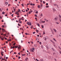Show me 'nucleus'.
<instances>
[{"mask_svg": "<svg viewBox=\"0 0 61 61\" xmlns=\"http://www.w3.org/2000/svg\"><path fill=\"white\" fill-rule=\"evenodd\" d=\"M27 60H28V58L27 57H26L25 60V61H27Z\"/></svg>", "mask_w": 61, "mask_h": 61, "instance_id": "nucleus-4", "label": "nucleus"}, {"mask_svg": "<svg viewBox=\"0 0 61 61\" xmlns=\"http://www.w3.org/2000/svg\"><path fill=\"white\" fill-rule=\"evenodd\" d=\"M19 16H20V15H19V16H17V17L18 18L19 17Z\"/></svg>", "mask_w": 61, "mask_h": 61, "instance_id": "nucleus-59", "label": "nucleus"}, {"mask_svg": "<svg viewBox=\"0 0 61 61\" xmlns=\"http://www.w3.org/2000/svg\"><path fill=\"white\" fill-rule=\"evenodd\" d=\"M30 5H33V4L31 3L30 4Z\"/></svg>", "mask_w": 61, "mask_h": 61, "instance_id": "nucleus-41", "label": "nucleus"}, {"mask_svg": "<svg viewBox=\"0 0 61 61\" xmlns=\"http://www.w3.org/2000/svg\"><path fill=\"white\" fill-rule=\"evenodd\" d=\"M46 5H48V3H46Z\"/></svg>", "mask_w": 61, "mask_h": 61, "instance_id": "nucleus-53", "label": "nucleus"}, {"mask_svg": "<svg viewBox=\"0 0 61 61\" xmlns=\"http://www.w3.org/2000/svg\"><path fill=\"white\" fill-rule=\"evenodd\" d=\"M46 21V22H48V20H46V19H44Z\"/></svg>", "mask_w": 61, "mask_h": 61, "instance_id": "nucleus-10", "label": "nucleus"}, {"mask_svg": "<svg viewBox=\"0 0 61 61\" xmlns=\"http://www.w3.org/2000/svg\"><path fill=\"white\" fill-rule=\"evenodd\" d=\"M33 27H34V26L33 25H31L30 27V28L31 29H32V28H33Z\"/></svg>", "mask_w": 61, "mask_h": 61, "instance_id": "nucleus-9", "label": "nucleus"}, {"mask_svg": "<svg viewBox=\"0 0 61 61\" xmlns=\"http://www.w3.org/2000/svg\"><path fill=\"white\" fill-rule=\"evenodd\" d=\"M36 32H37V33H38V32H39V31H38V30H36Z\"/></svg>", "mask_w": 61, "mask_h": 61, "instance_id": "nucleus-27", "label": "nucleus"}, {"mask_svg": "<svg viewBox=\"0 0 61 61\" xmlns=\"http://www.w3.org/2000/svg\"><path fill=\"white\" fill-rule=\"evenodd\" d=\"M52 49V50H53V51H55V50L54 49V48H51Z\"/></svg>", "mask_w": 61, "mask_h": 61, "instance_id": "nucleus-17", "label": "nucleus"}, {"mask_svg": "<svg viewBox=\"0 0 61 61\" xmlns=\"http://www.w3.org/2000/svg\"><path fill=\"white\" fill-rule=\"evenodd\" d=\"M18 10L19 11H20V10L19 9Z\"/></svg>", "mask_w": 61, "mask_h": 61, "instance_id": "nucleus-61", "label": "nucleus"}, {"mask_svg": "<svg viewBox=\"0 0 61 61\" xmlns=\"http://www.w3.org/2000/svg\"><path fill=\"white\" fill-rule=\"evenodd\" d=\"M13 15H14V14H13L11 15V16H12V17H13Z\"/></svg>", "mask_w": 61, "mask_h": 61, "instance_id": "nucleus-57", "label": "nucleus"}, {"mask_svg": "<svg viewBox=\"0 0 61 61\" xmlns=\"http://www.w3.org/2000/svg\"><path fill=\"white\" fill-rule=\"evenodd\" d=\"M58 48H59V49H60V50H61V48H60V46H59Z\"/></svg>", "mask_w": 61, "mask_h": 61, "instance_id": "nucleus-16", "label": "nucleus"}, {"mask_svg": "<svg viewBox=\"0 0 61 61\" xmlns=\"http://www.w3.org/2000/svg\"><path fill=\"white\" fill-rule=\"evenodd\" d=\"M50 41H51V42H52L53 41H52V40H50Z\"/></svg>", "mask_w": 61, "mask_h": 61, "instance_id": "nucleus-63", "label": "nucleus"}, {"mask_svg": "<svg viewBox=\"0 0 61 61\" xmlns=\"http://www.w3.org/2000/svg\"><path fill=\"white\" fill-rule=\"evenodd\" d=\"M41 16L42 17L43 16V14H41Z\"/></svg>", "mask_w": 61, "mask_h": 61, "instance_id": "nucleus-31", "label": "nucleus"}, {"mask_svg": "<svg viewBox=\"0 0 61 61\" xmlns=\"http://www.w3.org/2000/svg\"><path fill=\"white\" fill-rule=\"evenodd\" d=\"M2 27H4V26H5L4 25H2Z\"/></svg>", "mask_w": 61, "mask_h": 61, "instance_id": "nucleus-52", "label": "nucleus"}, {"mask_svg": "<svg viewBox=\"0 0 61 61\" xmlns=\"http://www.w3.org/2000/svg\"><path fill=\"white\" fill-rule=\"evenodd\" d=\"M43 4H45V2L44 1H43Z\"/></svg>", "mask_w": 61, "mask_h": 61, "instance_id": "nucleus-45", "label": "nucleus"}, {"mask_svg": "<svg viewBox=\"0 0 61 61\" xmlns=\"http://www.w3.org/2000/svg\"><path fill=\"white\" fill-rule=\"evenodd\" d=\"M5 14V12H4V11L2 12V15H4Z\"/></svg>", "mask_w": 61, "mask_h": 61, "instance_id": "nucleus-8", "label": "nucleus"}, {"mask_svg": "<svg viewBox=\"0 0 61 61\" xmlns=\"http://www.w3.org/2000/svg\"><path fill=\"white\" fill-rule=\"evenodd\" d=\"M27 25H32L31 22H27Z\"/></svg>", "mask_w": 61, "mask_h": 61, "instance_id": "nucleus-3", "label": "nucleus"}, {"mask_svg": "<svg viewBox=\"0 0 61 61\" xmlns=\"http://www.w3.org/2000/svg\"><path fill=\"white\" fill-rule=\"evenodd\" d=\"M37 25H38V26L39 27L40 26V25H39V24L38 23L37 24Z\"/></svg>", "mask_w": 61, "mask_h": 61, "instance_id": "nucleus-22", "label": "nucleus"}, {"mask_svg": "<svg viewBox=\"0 0 61 61\" xmlns=\"http://www.w3.org/2000/svg\"><path fill=\"white\" fill-rule=\"evenodd\" d=\"M4 52L3 51H1V54H3Z\"/></svg>", "mask_w": 61, "mask_h": 61, "instance_id": "nucleus-30", "label": "nucleus"}, {"mask_svg": "<svg viewBox=\"0 0 61 61\" xmlns=\"http://www.w3.org/2000/svg\"><path fill=\"white\" fill-rule=\"evenodd\" d=\"M38 13V11H37L36 12V14H37V13Z\"/></svg>", "mask_w": 61, "mask_h": 61, "instance_id": "nucleus-47", "label": "nucleus"}, {"mask_svg": "<svg viewBox=\"0 0 61 61\" xmlns=\"http://www.w3.org/2000/svg\"><path fill=\"white\" fill-rule=\"evenodd\" d=\"M44 39L45 41H46V39H48V37L47 36H46L45 37H44Z\"/></svg>", "mask_w": 61, "mask_h": 61, "instance_id": "nucleus-2", "label": "nucleus"}, {"mask_svg": "<svg viewBox=\"0 0 61 61\" xmlns=\"http://www.w3.org/2000/svg\"><path fill=\"white\" fill-rule=\"evenodd\" d=\"M55 20H57V18H56V17L55 18V19H54Z\"/></svg>", "mask_w": 61, "mask_h": 61, "instance_id": "nucleus-14", "label": "nucleus"}, {"mask_svg": "<svg viewBox=\"0 0 61 61\" xmlns=\"http://www.w3.org/2000/svg\"><path fill=\"white\" fill-rule=\"evenodd\" d=\"M46 47L47 49H49V48L47 46Z\"/></svg>", "mask_w": 61, "mask_h": 61, "instance_id": "nucleus-36", "label": "nucleus"}, {"mask_svg": "<svg viewBox=\"0 0 61 61\" xmlns=\"http://www.w3.org/2000/svg\"><path fill=\"white\" fill-rule=\"evenodd\" d=\"M15 47V46H13L12 47V48H14Z\"/></svg>", "mask_w": 61, "mask_h": 61, "instance_id": "nucleus-62", "label": "nucleus"}, {"mask_svg": "<svg viewBox=\"0 0 61 61\" xmlns=\"http://www.w3.org/2000/svg\"><path fill=\"white\" fill-rule=\"evenodd\" d=\"M53 30L55 31V33H56V32L57 31L55 29H53Z\"/></svg>", "mask_w": 61, "mask_h": 61, "instance_id": "nucleus-5", "label": "nucleus"}, {"mask_svg": "<svg viewBox=\"0 0 61 61\" xmlns=\"http://www.w3.org/2000/svg\"><path fill=\"white\" fill-rule=\"evenodd\" d=\"M31 13V11H30L29 12V14H30Z\"/></svg>", "mask_w": 61, "mask_h": 61, "instance_id": "nucleus-29", "label": "nucleus"}, {"mask_svg": "<svg viewBox=\"0 0 61 61\" xmlns=\"http://www.w3.org/2000/svg\"><path fill=\"white\" fill-rule=\"evenodd\" d=\"M18 25H19V26H21V25H19V24H18Z\"/></svg>", "mask_w": 61, "mask_h": 61, "instance_id": "nucleus-51", "label": "nucleus"}, {"mask_svg": "<svg viewBox=\"0 0 61 61\" xmlns=\"http://www.w3.org/2000/svg\"><path fill=\"white\" fill-rule=\"evenodd\" d=\"M53 12H55V11H56V10H55L54 8H53Z\"/></svg>", "mask_w": 61, "mask_h": 61, "instance_id": "nucleus-6", "label": "nucleus"}, {"mask_svg": "<svg viewBox=\"0 0 61 61\" xmlns=\"http://www.w3.org/2000/svg\"><path fill=\"white\" fill-rule=\"evenodd\" d=\"M41 48H43V46H41Z\"/></svg>", "mask_w": 61, "mask_h": 61, "instance_id": "nucleus-43", "label": "nucleus"}, {"mask_svg": "<svg viewBox=\"0 0 61 61\" xmlns=\"http://www.w3.org/2000/svg\"><path fill=\"white\" fill-rule=\"evenodd\" d=\"M5 3V4H6V5H7L8 4V2H6Z\"/></svg>", "mask_w": 61, "mask_h": 61, "instance_id": "nucleus-21", "label": "nucleus"}, {"mask_svg": "<svg viewBox=\"0 0 61 61\" xmlns=\"http://www.w3.org/2000/svg\"><path fill=\"white\" fill-rule=\"evenodd\" d=\"M41 26L42 27V28H44V25H42Z\"/></svg>", "mask_w": 61, "mask_h": 61, "instance_id": "nucleus-25", "label": "nucleus"}, {"mask_svg": "<svg viewBox=\"0 0 61 61\" xmlns=\"http://www.w3.org/2000/svg\"><path fill=\"white\" fill-rule=\"evenodd\" d=\"M1 54L2 56H4V55L3 54Z\"/></svg>", "mask_w": 61, "mask_h": 61, "instance_id": "nucleus-46", "label": "nucleus"}, {"mask_svg": "<svg viewBox=\"0 0 61 61\" xmlns=\"http://www.w3.org/2000/svg\"><path fill=\"white\" fill-rule=\"evenodd\" d=\"M4 37L3 38H2L1 39V40H4Z\"/></svg>", "mask_w": 61, "mask_h": 61, "instance_id": "nucleus-23", "label": "nucleus"}, {"mask_svg": "<svg viewBox=\"0 0 61 61\" xmlns=\"http://www.w3.org/2000/svg\"><path fill=\"white\" fill-rule=\"evenodd\" d=\"M25 34L26 35H28V34H27V33H25Z\"/></svg>", "mask_w": 61, "mask_h": 61, "instance_id": "nucleus-34", "label": "nucleus"}, {"mask_svg": "<svg viewBox=\"0 0 61 61\" xmlns=\"http://www.w3.org/2000/svg\"><path fill=\"white\" fill-rule=\"evenodd\" d=\"M35 33H36V32H33V34H35Z\"/></svg>", "mask_w": 61, "mask_h": 61, "instance_id": "nucleus-33", "label": "nucleus"}, {"mask_svg": "<svg viewBox=\"0 0 61 61\" xmlns=\"http://www.w3.org/2000/svg\"><path fill=\"white\" fill-rule=\"evenodd\" d=\"M15 44H16L15 43L14 44H13L14 46H15Z\"/></svg>", "mask_w": 61, "mask_h": 61, "instance_id": "nucleus-44", "label": "nucleus"}, {"mask_svg": "<svg viewBox=\"0 0 61 61\" xmlns=\"http://www.w3.org/2000/svg\"><path fill=\"white\" fill-rule=\"evenodd\" d=\"M35 17H37V15H35Z\"/></svg>", "mask_w": 61, "mask_h": 61, "instance_id": "nucleus-39", "label": "nucleus"}, {"mask_svg": "<svg viewBox=\"0 0 61 61\" xmlns=\"http://www.w3.org/2000/svg\"><path fill=\"white\" fill-rule=\"evenodd\" d=\"M6 59H8V57H6Z\"/></svg>", "mask_w": 61, "mask_h": 61, "instance_id": "nucleus-40", "label": "nucleus"}, {"mask_svg": "<svg viewBox=\"0 0 61 61\" xmlns=\"http://www.w3.org/2000/svg\"><path fill=\"white\" fill-rule=\"evenodd\" d=\"M0 19H2V17L0 16Z\"/></svg>", "mask_w": 61, "mask_h": 61, "instance_id": "nucleus-28", "label": "nucleus"}, {"mask_svg": "<svg viewBox=\"0 0 61 61\" xmlns=\"http://www.w3.org/2000/svg\"><path fill=\"white\" fill-rule=\"evenodd\" d=\"M27 8L28 10H29V8Z\"/></svg>", "mask_w": 61, "mask_h": 61, "instance_id": "nucleus-60", "label": "nucleus"}, {"mask_svg": "<svg viewBox=\"0 0 61 61\" xmlns=\"http://www.w3.org/2000/svg\"><path fill=\"white\" fill-rule=\"evenodd\" d=\"M54 5L55 6H56V5H57V4H54Z\"/></svg>", "mask_w": 61, "mask_h": 61, "instance_id": "nucleus-15", "label": "nucleus"}, {"mask_svg": "<svg viewBox=\"0 0 61 61\" xmlns=\"http://www.w3.org/2000/svg\"><path fill=\"white\" fill-rule=\"evenodd\" d=\"M37 7L38 8H40L41 7H40V5H39V6H38Z\"/></svg>", "mask_w": 61, "mask_h": 61, "instance_id": "nucleus-7", "label": "nucleus"}, {"mask_svg": "<svg viewBox=\"0 0 61 61\" xmlns=\"http://www.w3.org/2000/svg\"><path fill=\"white\" fill-rule=\"evenodd\" d=\"M34 50H35V48H32V49H30V51L31 52H34Z\"/></svg>", "mask_w": 61, "mask_h": 61, "instance_id": "nucleus-1", "label": "nucleus"}, {"mask_svg": "<svg viewBox=\"0 0 61 61\" xmlns=\"http://www.w3.org/2000/svg\"><path fill=\"white\" fill-rule=\"evenodd\" d=\"M56 23L57 24H59V23L57 22H56Z\"/></svg>", "mask_w": 61, "mask_h": 61, "instance_id": "nucleus-35", "label": "nucleus"}, {"mask_svg": "<svg viewBox=\"0 0 61 61\" xmlns=\"http://www.w3.org/2000/svg\"><path fill=\"white\" fill-rule=\"evenodd\" d=\"M21 5H22L23 6V7H24V5H23V4H22Z\"/></svg>", "mask_w": 61, "mask_h": 61, "instance_id": "nucleus-48", "label": "nucleus"}, {"mask_svg": "<svg viewBox=\"0 0 61 61\" xmlns=\"http://www.w3.org/2000/svg\"><path fill=\"white\" fill-rule=\"evenodd\" d=\"M8 41H11V39H10L9 40H8Z\"/></svg>", "mask_w": 61, "mask_h": 61, "instance_id": "nucleus-42", "label": "nucleus"}, {"mask_svg": "<svg viewBox=\"0 0 61 61\" xmlns=\"http://www.w3.org/2000/svg\"><path fill=\"white\" fill-rule=\"evenodd\" d=\"M49 7V6H46V8H47V7Z\"/></svg>", "mask_w": 61, "mask_h": 61, "instance_id": "nucleus-37", "label": "nucleus"}, {"mask_svg": "<svg viewBox=\"0 0 61 61\" xmlns=\"http://www.w3.org/2000/svg\"><path fill=\"white\" fill-rule=\"evenodd\" d=\"M20 58H21V57L20 56H19L18 57V59H20Z\"/></svg>", "mask_w": 61, "mask_h": 61, "instance_id": "nucleus-54", "label": "nucleus"}, {"mask_svg": "<svg viewBox=\"0 0 61 61\" xmlns=\"http://www.w3.org/2000/svg\"><path fill=\"white\" fill-rule=\"evenodd\" d=\"M25 11H26V12H27V11H28V10H26Z\"/></svg>", "mask_w": 61, "mask_h": 61, "instance_id": "nucleus-56", "label": "nucleus"}, {"mask_svg": "<svg viewBox=\"0 0 61 61\" xmlns=\"http://www.w3.org/2000/svg\"><path fill=\"white\" fill-rule=\"evenodd\" d=\"M59 18H61V16L60 15H59Z\"/></svg>", "mask_w": 61, "mask_h": 61, "instance_id": "nucleus-11", "label": "nucleus"}, {"mask_svg": "<svg viewBox=\"0 0 61 61\" xmlns=\"http://www.w3.org/2000/svg\"><path fill=\"white\" fill-rule=\"evenodd\" d=\"M35 4H32V5L33 6V5H35Z\"/></svg>", "mask_w": 61, "mask_h": 61, "instance_id": "nucleus-64", "label": "nucleus"}, {"mask_svg": "<svg viewBox=\"0 0 61 61\" xmlns=\"http://www.w3.org/2000/svg\"><path fill=\"white\" fill-rule=\"evenodd\" d=\"M18 49H19V48H20V47H18Z\"/></svg>", "mask_w": 61, "mask_h": 61, "instance_id": "nucleus-55", "label": "nucleus"}, {"mask_svg": "<svg viewBox=\"0 0 61 61\" xmlns=\"http://www.w3.org/2000/svg\"><path fill=\"white\" fill-rule=\"evenodd\" d=\"M25 54H23L22 55V56H25Z\"/></svg>", "mask_w": 61, "mask_h": 61, "instance_id": "nucleus-20", "label": "nucleus"}, {"mask_svg": "<svg viewBox=\"0 0 61 61\" xmlns=\"http://www.w3.org/2000/svg\"><path fill=\"white\" fill-rule=\"evenodd\" d=\"M10 15H11V14H12V13L10 12Z\"/></svg>", "mask_w": 61, "mask_h": 61, "instance_id": "nucleus-58", "label": "nucleus"}, {"mask_svg": "<svg viewBox=\"0 0 61 61\" xmlns=\"http://www.w3.org/2000/svg\"><path fill=\"white\" fill-rule=\"evenodd\" d=\"M20 20H21V19H20L19 21H20Z\"/></svg>", "mask_w": 61, "mask_h": 61, "instance_id": "nucleus-49", "label": "nucleus"}, {"mask_svg": "<svg viewBox=\"0 0 61 61\" xmlns=\"http://www.w3.org/2000/svg\"><path fill=\"white\" fill-rule=\"evenodd\" d=\"M39 44H40V45H41V42H39Z\"/></svg>", "mask_w": 61, "mask_h": 61, "instance_id": "nucleus-38", "label": "nucleus"}, {"mask_svg": "<svg viewBox=\"0 0 61 61\" xmlns=\"http://www.w3.org/2000/svg\"><path fill=\"white\" fill-rule=\"evenodd\" d=\"M53 40H54V41H55L56 42H57L56 40V39H55L53 38Z\"/></svg>", "mask_w": 61, "mask_h": 61, "instance_id": "nucleus-13", "label": "nucleus"}, {"mask_svg": "<svg viewBox=\"0 0 61 61\" xmlns=\"http://www.w3.org/2000/svg\"><path fill=\"white\" fill-rule=\"evenodd\" d=\"M18 12H16V13H15V14H16H16H18Z\"/></svg>", "mask_w": 61, "mask_h": 61, "instance_id": "nucleus-26", "label": "nucleus"}, {"mask_svg": "<svg viewBox=\"0 0 61 61\" xmlns=\"http://www.w3.org/2000/svg\"><path fill=\"white\" fill-rule=\"evenodd\" d=\"M34 47H36V46H37V45H36V44H35L34 45Z\"/></svg>", "mask_w": 61, "mask_h": 61, "instance_id": "nucleus-12", "label": "nucleus"}, {"mask_svg": "<svg viewBox=\"0 0 61 61\" xmlns=\"http://www.w3.org/2000/svg\"><path fill=\"white\" fill-rule=\"evenodd\" d=\"M2 31H5V32L6 31L5 30L3 29H2Z\"/></svg>", "mask_w": 61, "mask_h": 61, "instance_id": "nucleus-24", "label": "nucleus"}, {"mask_svg": "<svg viewBox=\"0 0 61 61\" xmlns=\"http://www.w3.org/2000/svg\"><path fill=\"white\" fill-rule=\"evenodd\" d=\"M4 60H5V61H7V60H6V59H4Z\"/></svg>", "mask_w": 61, "mask_h": 61, "instance_id": "nucleus-50", "label": "nucleus"}, {"mask_svg": "<svg viewBox=\"0 0 61 61\" xmlns=\"http://www.w3.org/2000/svg\"><path fill=\"white\" fill-rule=\"evenodd\" d=\"M5 59H3V58H2V60H4Z\"/></svg>", "mask_w": 61, "mask_h": 61, "instance_id": "nucleus-32", "label": "nucleus"}, {"mask_svg": "<svg viewBox=\"0 0 61 61\" xmlns=\"http://www.w3.org/2000/svg\"><path fill=\"white\" fill-rule=\"evenodd\" d=\"M40 60L41 61H43V59H40Z\"/></svg>", "mask_w": 61, "mask_h": 61, "instance_id": "nucleus-19", "label": "nucleus"}, {"mask_svg": "<svg viewBox=\"0 0 61 61\" xmlns=\"http://www.w3.org/2000/svg\"><path fill=\"white\" fill-rule=\"evenodd\" d=\"M30 43H31V44H33L34 43L33 42V41H31L30 42Z\"/></svg>", "mask_w": 61, "mask_h": 61, "instance_id": "nucleus-18", "label": "nucleus"}]
</instances>
